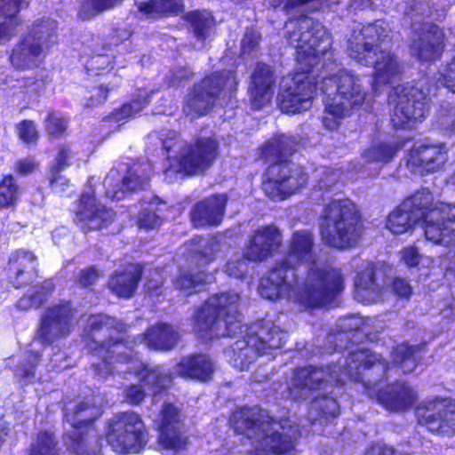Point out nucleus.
Listing matches in <instances>:
<instances>
[{
	"instance_id": "f257e3e1",
	"label": "nucleus",
	"mask_w": 455,
	"mask_h": 455,
	"mask_svg": "<svg viewBox=\"0 0 455 455\" xmlns=\"http://www.w3.org/2000/svg\"><path fill=\"white\" fill-rule=\"evenodd\" d=\"M288 40L297 51L298 69L300 72L283 77L278 102L283 112L296 114L310 108L314 92L318 88L325 96L323 124L335 129L341 119L360 107L365 92L360 78L352 71L336 63L323 64L315 79V68L321 57L329 54L331 40L329 33L318 21L307 16L286 23Z\"/></svg>"
},
{
	"instance_id": "f03ea898",
	"label": "nucleus",
	"mask_w": 455,
	"mask_h": 455,
	"mask_svg": "<svg viewBox=\"0 0 455 455\" xmlns=\"http://www.w3.org/2000/svg\"><path fill=\"white\" fill-rule=\"evenodd\" d=\"M239 302L240 296L235 291L215 294L197 309L192 321L194 331L205 339L235 337L239 331L243 339L236 340L226 354L234 367L244 371L267 349L281 347L286 333L270 323L242 325Z\"/></svg>"
},
{
	"instance_id": "7ed1b4c3",
	"label": "nucleus",
	"mask_w": 455,
	"mask_h": 455,
	"mask_svg": "<svg viewBox=\"0 0 455 455\" xmlns=\"http://www.w3.org/2000/svg\"><path fill=\"white\" fill-rule=\"evenodd\" d=\"M111 330L122 332L125 330V325L115 318L103 315H91L87 320L85 331L90 333L86 335L96 346L93 347L91 343L88 345L95 351L97 356L102 358L101 363L94 364L98 375L107 379L114 371L130 374L133 371L140 381V385H132L126 390V398L133 404L140 403L145 396L142 385L147 387L149 392L156 394L171 383L172 377L163 367H148L137 358H130L128 351H131L123 342L103 339Z\"/></svg>"
},
{
	"instance_id": "20e7f679",
	"label": "nucleus",
	"mask_w": 455,
	"mask_h": 455,
	"mask_svg": "<svg viewBox=\"0 0 455 455\" xmlns=\"http://www.w3.org/2000/svg\"><path fill=\"white\" fill-rule=\"evenodd\" d=\"M419 220L427 240L443 245L455 242V205L434 203L427 189L416 192L395 208L387 218L386 228L394 235H402L411 231Z\"/></svg>"
},
{
	"instance_id": "39448f33",
	"label": "nucleus",
	"mask_w": 455,
	"mask_h": 455,
	"mask_svg": "<svg viewBox=\"0 0 455 455\" xmlns=\"http://www.w3.org/2000/svg\"><path fill=\"white\" fill-rule=\"evenodd\" d=\"M387 37V25L383 20L354 29L348 40L349 56L364 66H373L372 89L379 90L398 78L402 72L397 58L382 45Z\"/></svg>"
},
{
	"instance_id": "423d86ee",
	"label": "nucleus",
	"mask_w": 455,
	"mask_h": 455,
	"mask_svg": "<svg viewBox=\"0 0 455 455\" xmlns=\"http://www.w3.org/2000/svg\"><path fill=\"white\" fill-rule=\"evenodd\" d=\"M230 424L237 433L257 439L255 448L248 455L285 454L294 448L297 427H287V420L283 424L274 421L267 411L259 408L236 410Z\"/></svg>"
},
{
	"instance_id": "0eeeda50",
	"label": "nucleus",
	"mask_w": 455,
	"mask_h": 455,
	"mask_svg": "<svg viewBox=\"0 0 455 455\" xmlns=\"http://www.w3.org/2000/svg\"><path fill=\"white\" fill-rule=\"evenodd\" d=\"M294 141L285 135H277L268 140L261 149V156L271 164L266 173L263 190L267 197L282 201L296 193L307 182V177L299 166L283 158L294 150Z\"/></svg>"
},
{
	"instance_id": "6e6552de",
	"label": "nucleus",
	"mask_w": 455,
	"mask_h": 455,
	"mask_svg": "<svg viewBox=\"0 0 455 455\" xmlns=\"http://www.w3.org/2000/svg\"><path fill=\"white\" fill-rule=\"evenodd\" d=\"M315 275L312 268L308 275L300 282L297 274L279 262L267 276L260 280L259 293L269 300L287 298L305 307L321 306L331 299L326 296L327 290L314 287Z\"/></svg>"
},
{
	"instance_id": "1a4fd4ad",
	"label": "nucleus",
	"mask_w": 455,
	"mask_h": 455,
	"mask_svg": "<svg viewBox=\"0 0 455 455\" xmlns=\"http://www.w3.org/2000/svg\"><path fill=\"white\" fill-rule=\"evenodd\" d=\"M164 148L168 153L165 179L173 182L178 176L195 174L208 168L218 154V144L212 139H200L194 144H187L180 140L175 132L163 140Z\"/></svg>"
},
{
	"instance_id": "9d476101",
	"label": "nucleus",
	"mask_w": 455,
	"mask_h": 455,
	"mask_svg": "<svg viewBox=\"0 0 455 455\" xmlns=\"http://www.w3.org/2000/svg\"><path fill=\"white\" fill-rule=\"evenodd\" d=\"M314 238L308 230H299L293 233L288 255L280 261L284 267L291 269L295 274L297 267L304 266L307 268V276L314 269L315 273L314 287L323 288L326 296L330 299L343 289V278L340 271L317 261L313 250Z\"/></svg>"
},
{
	"instance_id": "9b49d317",
	"label": "nucleus",
	"mask_w": 455,
	"mask_h": 455,
	"mask_svg": "<svg viewBox=\"0 0 455 455\" xmlns=\"http://www.w3.org/2000/svg\"><path fill=\"white\" fill-rule=\"evenodd\" d=\"M319 230L323 242L331 247L346 249L353 246L361 233L356 205L348 199L331 201L321 215Z\"/></svg>"
},
{
	"instance_id": "f8f14e48",
	"label": "nucleus",
	"mask_w": 455,
	"mask_h": 455,
	"mask_svg": "<svg viewBox=\"0 0 455 455\" xmlns=\"http://www.w3.org/2000/svg\"><path fill=\"white\" fill-rule=\"evenodd\" d=\"M323 376L322 371L297 369L287 382L289 397L296 401L311 399L309 418L314 426L316 421L322 424L329 417H336L339 409L337 401L326 395L327 382L323 381Z\"/></svg>"
},
{
	"instance_id": "ddd939ff",
	"label": "nucleus",
	"mask_w": 455,
	"mask_h": 455,
	"mask_svg": "<svg viewBox=\"0 0 455 455\" xmlns=\"http://www.w3.org/2000/svg\"><path fill=\"white\" fill-rule=\"evenodd\" d=\"M73 312L68 303L50 307L42 317L36 338L31 344L30 355L17 367L15 376L26 383L34 379L38 360L37 352L33 354L36 342L50 344L67 335L73 325Z\"/></svg>"
},
{
	"instance_id": "4468645a",
	"label": "nucleus",
	"mask_w": 455,
	"mask_h": 455,
	"mask_svg": "<svg viewBox=\"0 0 455 455\" xmlns=\"http://www.w3.org/2000/svg\"><path fill=\"white\" fill-rule=\"evenodd\" d=\"M56 22L50 18L36 20L28 35L13 48L10 57L16 68L28 69L37 67L45 52L56 44Z\"/></svg>"
},
{
	"instance_id": "2eb2a0df",
	"label": "nucleus",
	"mask_w": 455,
	"mask_h": 455,
	"mask_svg": "<svg viewBox=\"0 0 455 455\" xmlns=\"http://www.w3.org/2000/svg\"><path fill=\"white\" fill-rule=\"evenodd\" d=\"M425 80L415 85H398L389 93V103L394 107L391 122L397 128H413L428 111L427 95L424 90Z\"/></svg>"
},
{
	"instance_id": "dca6fc26",
	"label": "nucleus",
	"mask_w": 455,
	"mask_h": 455,
	"mask_svg": "<svg viewBox=\"0 0 455 455\" xmlns=\"http://www.w3.org/2000/svg\"><path fill=\"white\" fill-rule=\"evenodd\" d=\"M235 86V78L230 71L214 73L205 77L187 97L185 113L192 116L206 114L219 95L229 96Z\"/></svg>"
},
{
	"instance_id": "f3484780",
	"label": "nucleus",
	"mask_w": 455,
	"mask_h": 455,
	"mask_svg": "<svg viewBox=\"0 0 455 455\" xmlns=\"http://www.w3.org/2000/svg\"><path fill=\"white\" fill-rule=\"evenodd\" d=\"M147 432L139 414L124 412L115 417L107 440L120 454L138 453L147 443Z\"/></svg>"
},
{
	"instance_id": "a211bd4d",
	"label": "nucleus",
	"mask_w": 455,
	"mask_h": 455,
	"mask_svg": "<svg viewBox=\"0 0 455 455\" xmlns=\"http://www.w3.org/2000/svg\"><path fill=\"white\" fill-rule=\"evenodd\" d=\"M101 415V408L92 404L91 402H81L78 404L68 403L66 404V422L72 428L69 435L67 430L66 436L71 440V446L75 455H98L99 449L88 450V443L83 438V427H87Z\"/></svg>"
},
{
	"instance_id": "6ab92c4d",
	"label": "nucleus",
	"mask_w": 455,
	"mask_h": 455,
	"mask_svg": "<svg viewBox=\"0 0 455 455\" xmlns=\"http://www.w3.org/2000/svg\"><path fill=\"white\" fill-rule=\"evenodd\" d=\"M370 366L379 367L381 371H386L387 366L381 362L379 355L373 354L369 349L359 348L356 351L350 352L348 356L344 360L342 366L339 367L340 373L336 372L337 366L334 369L327 368L328 372L323 368H315L312 366L304 367L303 369H312L314 371H322L323 373V379L327 382V387L339 382H344L346 379L358 381L361 379L362 371Z\"/></svg>"
},
{
	"instance_id": "aec40b11",
	"label": "nucleus",
	"mask_w": 455,
	"mask_h": 455,
	"mask_svg": "<svg viewBox=\"0 0 455 455\" xmlns=\"http://www.w3.org/2000/svg\"><path fill=\"white\" fill-rule=\"evenodd\" d=\"M419 423L435 434L451 435L455 433V404L447 399H428L417 409Z\"/></svg>"
},
{
	"instance_id": "412c9836",
	"label": "nucleus",
	"mask_w": 455,
	"mask_h": 455,
	"mask_svg": "<svg viewBox=\"0 0 455 455\" xmlns=\"http://www.w3.org/2000/svg\"><path fill=\"white\" fill-rule=\"evenodd\" d=\"M156 424L159 430L158 441L162 448L172 455H188V438L180 433V411L171 403L164 405Z\"/></svg>"
},
{
	"instance_id": "4be33fe9",
	"label": "nucleus",
	"mask_w": 455,
	"mask_h": 455,
	"mask_svg": "<svg viewBox=\"0 0 455 455\" xmlns=\"http://www.w3.org/2000/svg\"><path fill=\"white\" fill-rule=\"evenodd\" d=\"M448 161V150L443 143L428 140L416 142L410 151L407 166L415 173L435 172Z\"/></svg>"
},
{
	"instance_id": "5701e85b",
	"label": "nucleus",
	"mask_w": 455,
	"mask_h": 455,
	"mask_svg": "<svg viewBox=\"0 0 455 455\" xmlns=\"http://www.w3.org/2000/svg\"><path fill=\"white\" fill-rule=\"evenodd\" d=\"M75 222L84 231L95 230L111 221L113 212L97 204L94 189L90 184L75 208Z\"/></svg>"
},
{
	"instance_id": "b1692460",
	"label": "nucleus",
	"mask_w": 455,
	"mask_h": 455,
	"mask_svg": "<svg viewBox=\"0 0 455 455\" xmlns=\"http://www.w3.org/2000/svg\"><path fill=\"white\" fill-rule=\"evenodd\" d=\"M283 243L279 228L274 225L259 227L250 236L244 257L250 262H260L277 251Z\"/></svg>"
},
{
	"instance_id": "393cba45",
	"label": "nucleus",
	"mask_w": 455,
	"mask_h": 455,
	"mask_svg": "<svg viewBox=\"0 0 455 455\" xmlns=\"http://www.w3.org/2000/svg\"><path fill=\"white\" fill-rule=\"evenodd\" d=\"M145 168L141 165H134L127 174L121 176L118 170L112 169L104 180L106 196L111 199H122L127 191L143 188L148 185V174L145 173Z\"/></svg>"
},
{
	"instance_id": "a878e982",
	"label": "nucleus",
	"mask_w": 455,
	"mask_h": 455,
	"mask_svg": "<svg viewBox=\"0 0 455 455\" xmlns=\"http://www.w3.org/2000/svg\"><path fill=\"white\" fill-rule=\"evenodd\" d=\"M443 39V33L437 26L425 23L417 34V38L413 39L412 52L425 61L439 59L444 47Z\"/></svg>"
},
{
	"instance_id": "bb28decb",
	"label": "nucleus",
	"mask_w": 455,
	"mask_h": 455,
	"mask_svg": "<svg viewBox=\"0 0 455 455\" xmlns=\"http://www.w3.org/2000/svg\"><path fill=\"white\" fill-rule=\"evenodd\" d=\"M275 76L270 66L259 63L251 75L249 92L252 104L259 108L268 103L274 94Z\"/></svg>"
},
{
	"instance_id": "cd10ccee",
	"label": "nucleus",
	"mask_w": 455,
	"mask_h": 455,
	"mask_svg": "<svg viewBox=\"0 0 455 455\" xmlns=\"http://www.w3.org/2000/svg\"><path fill=\"white\" fill-rule=\"evenodd\" d=\"M379 403L390 411H402L411 407L417 399L415 390L403 382H396L379 390Z\"/></svg>"
},
{
	"instance_id": "c85d7f7f",
	"label": "nucleus",
	"mask_w": 455,
	"mask_h": 455,
	"mask_svg": "<svg viewBox=\"0 0 455 455\" xmlns=\"http://www.w3.org/2000/svg\"><path fill=\"white\" fill-rule=\"evenodd\" d=\"M227 198L224 195H216L198 203L191 212L192 222L196 227L219 225L222 220Z\"/></svg>"
},
{
	"instance_id": "c756f323",
	"label": "nucleus",
	"mask_w": 455,
	"mask_h": 455,
	"mask_svg": "<svg viewBox=\"0 0 455 455\" xmlns=\"http://www.w3.org/2000/svg\"><path fill=\"white\" fill-rule=\"evenodd\" d=\"M382 287L374 278V265L363 264L355 281V299L363 304L374 303L382 299Z\"/></svg>"
},
{
	"instance_id": "7c9ffc66",
	"label": "nucleus",
	"mask_w": 455,
	"mask_h": 455,
	"mask_svg": "<svg viewBox=\"0 0 455 455\" xmlns=\"http://www.w3.org/2000/svg\"><path fill=\"white\" fill-rule=\"evenodd\" d=\"M26 0H0V44L10 41L21 21L17 16Z\"/></svg>"
},
{
	"instance_id": "2f4dec72",
	"label": "nucleus",
	"mask_w": 455,
	"mask_h": 455,
	"mask_svg": "<svg viewBox=\"0 0 455 455\" xmlns=\"http://www.w3.org/2000/svg\"><path fill=\"white\" fill-rule=\"evenodd\" d=\"M212 362L204 355L188 356L177 364L175 372L183 378L207 380L213 373Z\"/></svg>"
},
{
	"instance_id": "473e14b6",
	"label": "nucleus",
	"mask_w": 455,
	"mask_h": 455,
	"mask_svg": "<svg viewBox=\"0 0 455 455\" xmlns=\"http://www.w3.org/2000/svg\"><path fill=\"white\" fill-rule=\"evenodd\" d=\"M141 274L142 269L140 265H129L110 278L109 288L119 297L130 298L135 292Z\"/></svg>"
},
{
	"instance_id": "72a5a7b5",
	"label": "nucleus",
	"mask_w": 455,
	"mask_h": 455,
	"mask_svg": "<svg viewBox=\"0 0 455 455\" xmlns=\"http://www.w3.org/2000/svg\"><path fill=\"white\" fill-rule=\"evenodd\" d=\"M178 332L169 324L156 323L151 326L142 339L146 345L156 350L172 348L178 341Z\"/></svg>"
},
{
	"instance_id": "f704fd0d",
	"label": "nucleus",
	"mask_w": 455,
	"mask_h": 455,
	"mask_svg": "<svg viewBox=\"0 0 455 455\" xmlns=\"http://www.w3.org/2000/svg\"><path fill=\"white\" fill-rule=\"evenodd\" d=\"M403 147V144L394 142H373L362 154L364 163L375 164L374 172H371L370 175H375L379 172L380 165L391 161L397 151Z\"/></svg>"
},
{
	"instance_id": "c9c22d12",
	"label": "nucleus",
	"mask_w": 455,
	"mask_h": 455,
	"mask_svg": "<svg viewBox=\"0 0 455 455\" xmlns=\"http://www.w3.org/2000/svg\"><path fill=\"white\" fill-rule=\"evenodd\" d=\"M135 5L141 15L148 19L176 15L183 9L181 0H135Z\"/></svg>"
},
{
	"instance_id": "e433bc0d",
	"label": "nucleus",
	"mask_w": 455,
	"mask_h": 455,
	"mask_svg": "<svg viewBox=\"0 0 455 455\" xmlns=\"http://www.w3.org/2000/svg\"><path fill=\"white\" fill-rule=\"evenodd\" d=\"M220 249V241L213 238H194L189 245L191 262H196L199 268L214 259L215 253Z\"/></svg>"
},
{
	"instance_id": "4c0bfd02",
	"label": "nucleus",
	"mask_w": 455,
	"mask_h": 455,
	"mask_svg": "<svg viewBox=\"0 0 455 455\" xmlns=\"http://www.w3.org/2000/svg\"><path fill=\"white\" fill-rule=\"evenodd\" d=\"M10 270L15 274L17 283L21 285L35 275L36 257L26 251H17L9 261Z\"/></svg>"
},
{
	"instance_id": "58836bf2",
	"label": "nucleus",
	"mask_w": 455,
	"mask_h": 455,
	"mask_svg": "<svg viewBox=\"0 0 455 455\" xmlns=\"http://www.w3.org/2000/svg\"><path fill=\"white\" fill-rule=\"evenodd\" d=\"M212 275H204L202 272H196L193 267H181L178 276L173 281L176 289L186 294H191L200 290L203 284L212 282Z\"/></svg>"
},
{
	"instance_id": "ea45409f",
	"label": "nucleus",
	"mask_w": 455,
	"mask_h": 455,
	"mask_svg": "<svg viewBox=\"0 0 455 455\" xmlns=\"http://www.w3.org/2000/svg\"><path fill=\"white\" fill-rule=\"evenodd\" d=\"M186 20L189 22L194 35L198 41V44L195 47L201 49L204 46V41L210 35V30L213 26L212 16L206 11H195L187 13Z\"/></svg>"
},
{
	"instance_id": "a19ab883",
	"label": "nucleus",
	"mask_w": 455,
	"mask_h": 455,
	"mask_svg": "<svg viewBox=\"0 0 455 455\" xmlns=\"http://www.w3.org/2000/svg\"><path fill=\"white\" fill-rule=\"evenodd\" d=\"M419 347H410L407 344H401L393 352V363L400 366L403 373L411 372L419 358Z\"/></svg>"
},
{
	"instance_id": "79ce46f5",
	"label": "nucleus",
	"mask_w": 455,
	"mask_h": 455,
	"mask_svg": "<svg viewBox=\"0 0 455 455\" xmlns=\"http://www.w3.org/2000/svg\"><path fill=\"white\" fill-rule=\"evenodd\" d=\"M52 290L53 283L51 280L44 281L42 284H36L29 289L28 294L18 301L17 307L23 310L38 307L46 299Z\"/></svg>"
},
{
	"instance_id": "37998d69",
	"label": "nucleus",
	"mask_w": 455,
	"mask_h": 455,
	"mask_svg": "<svg viewBox=\"0 0 455 455\" xmlns=\"http://www.w3.org/2000/svg\"><path fill=\"white\" fill-rule=\"evenodd\" d=\"M159 198L154 197L147 205H145V203L141 204L143 212L138 217L140 228L153 229L161 225L162 220L157 214L160 210L155 208L156 205L159 204Z\"/></svg>"
},
{
	"instance_id": "c03bdc74",
	"label": "nucleus",
	"mask_w": 455,
	"mask_h": 455,
	"mask_svg": "<svg viewBox=\"0 0 455 455\" xmlns=\"http://www.w3.org/2000/svg\"><path fill=\"white\" fill-rule=\"evenodd\" d=\"M55 446L52 433H39L36 441L31 444L29 455H58Z\"/></svg>"
},
{
	"instance_id": "a18cd8bd",
	"label": "nucleus",
	"mask_w": 455,
	"mask_h": 455,
	"mask_svg": "<svg viewBox=\"0 0 455 455\" xmlns=\"http://www.w3.org/2000/svg\"><path fill=\"white\" fill-rule=\"evenodd\" d=\"M123 0H84L80 15L83 19H87L98 14L99 12L108 10L120 4Z\"/></svg>"
},
{
	"instance_id": "49530a36",
	"label": "nucleus",
	"mask_w": 455,
	"mask_h": 455,
	"mask_svg": "<svg viewBox=\"0 0 455 455\" xmlns=\"http://www.w3.org/2000/svg\"><path fill=\"white\" fill-rule=\"evenodd\" d=\"M18 198V188L12 176L4 177L0 182V207H10Z\"/></svg>"
},
{
	"instance_id": "de8ad7c7",
	"label": "nucleus",
	"mask_w": 455,
	"mask_h": 455,
	"mask_svg": "<svg viewBox=\"0 0 455 455\" xmlns=\"http://www.w3.org/2000/svg\"><path fill=\"white\" fill-rule=\"evenodd\" d=\"M139 99L132 100L131 103L124 104L116 114V119L121 120L128 118L140 111L148 103V93L140 92Z\"/></svg>"
},
{
	"instance_id": "09e8293b",
	"label": "nucleus",
	"mask_w": 455,
	"mask_h": 455,
	"mask_svg": "<svg viewBox=\"0 0 455 455\" xmlns=\"http://www.w3.org/2000/svg\"><path fill=\"white\" fill-rule=\"evenodd\" d=\"M339 0H286L283 9L290 12L295 9H300L308 5L313 10L323 8V6L331 7L334 3Z\"/></svg>"
},
{
	"instance_id": "8fccbe9b",
	"label": "nucleus",
	"mask_w": 455,
	"mask_h": 455,
	"mask_svg": "<svg viewBox=\"0 0 455 455\" xmlns=\"http://www.w3.org/2000/svg\"><path fill=\"white\" fill-rule=\"evenodd\" d=\"M247 259L244 257V253L241 255H235L231 258L225 266V272L229 275L235 278L243 277L248 269Z\"/></svg>"
},
{
	"instance_id": "3c124183",
	"label": "nucleus",
	"mask_w": 455,
	"mask_h": 455,
	"mask_svg": "<svg viewBox=\"0 0 455 455\" xmlns=\"http://www.w3.org/2000/svg\"><path fill=\"white\" fill-rule=\"evenodd\" d=\"M437 83L455 93V57L437 74Z\"/></svg>"
},
{
	"instance_id": "603ef678",
	"label": "nucleus",
	"mask_w": 455,
	"mask_h": 455,
	"mask_svg": "<svg viewBox=\"0 0 455 455\" xmlns=\"http://www.w3.org/2000/svg\"><path fill=\"white\" fill-rule=\"evenodd\" d=\"M17 133L24 143H34L38 139V132L34 122L24 120L17 124Z\"/></svg>"
},
{
	"instance_id": "864d4df0",
	"label": "nucleus",
	"mask_w": 455,
	"mask_h": 455,
	"mask_svg": "<svg viewBox=\"0 0 455 455\" xmlns=\"http://www.w3.org/2000/svg\"><path fill=\"white\" fill-rule=\"evenodd\" d=\"M45 128L51 135L59 136L67 128V121L60 113L49 111L45 120Z\"/></svg>"
},
{
	"instance_id": "5fc2aeb1",
	"label": "nucleus",
	"mask_w": 455,
	"mask_h": 455,
	"mask_svg": "<svg viewBox=\"0 0 455 455\" xmlns=\"http://www.w3.org/2000/svg\"><path fill=\"white\" fill-rule=\"evenodd\" d=\"M317 177L319 178L318 187L319 189L327 190L334 185L339 179V172L331 168L323 167L316 171Z\"/></svg>"
},
{
	"instance_id": "6e6d98bb",
	"label": "nucleus",
	"mask_w": 455,
	"mask_h": 455,
	"mask_svg": "<svg viewBox=\"0 0 455 455\" xmlns=\"http://www.w3.org/2000/svg\"><path fill=\"white\" fill-rule=\"evenodd\" d=\"M401 261L408 267H417L424 260L423 256L419 252V250L414 245L404 247L400 251Z\"/></svg>"
},
{
	"instance_id": "4d7b16f0",
	"label": "nucleus",
	"mask_w": 455,
	"mask_h": 455,
	"mask_svg": "<svg viewBox=\"0 0 455 455\" xmlns=\"http://www.w3.org/2000/svg\"><path fill=\"white\" fill-rule=\"evenodd\" d=\"M71 153L68 147L62 146L59 148L54 163L52 164L51 170L56 172L63 171L68 165V160Z\"/></svg>"
},
{
	"instance_id": "13d9d810",
	"label": "nucleus",
	"mask_w": 455,
	"mask_h": 455,
	"mask_svg": "<svg viewBox=\"0 0 455 455\" xmlns=\"http://www.w3.org/2000/svg\"><path fill=\"white\" fill-rule=\"evenodd\" d=\"M393 292L403 299H408L411 295V286L409 283L402 278H396L392 283Z\"/></svg>"
},
{
	"instance_id": "bf43d9fd",
	"label": "nucleus",
	"mask_w": 455,
	"mask_h": 455,
	"mask_svg": "<svg viewBox=\"0 0 455 455\" xmlns=\"http://www.w3.org/2000/svg\"><path fill=\"white\" fill-rule=\"evenodd\" d=\"M100 277V273L95 267H88L81 270L78 275V282L82 286H89L94 283Z\"/></svg>"
},
{
	"instance_id": "052dcab7",
	"label": "nucleus",
	"mask_w": 455,
	"mask_h": 455,
	"mask_svg": "<svg viewBox=\"0 0 455 455\" xmlns=\"http://www.w3.org/2000/svg\"><path fill=\"white\" fill-rule=\"evenodd\" d=\"M259 36L253 30L247 31L242 40V52L243 54L249 53L259 44Z\"/></svg>"
},
{
	"instance_id": "680f3d73",
	"label": "nucleus",
	"mask_w": 455,
	"mask_h": 455,
	"mask_svg": "<svg viewBox=\"0 0 455 455\" xmlns=\"http://www.w3.org/2000/svg\"><path fill=\"white\" fill-rule=\"evenodd\" d=\"M130 36L131 32L125 26L114 28L109 36L110 44L118 45L120 43L128 40Z\"/></svg>"
},
{
	"instance_id": "e2e57ef3",
	"label": "nucleus",
	"mask_w": 455,
	"mask_h": 455,
	"mask_svg": "<svg viewBox=\"0 0 455 455\" xmlns=\"http://www.w3.org/2000/svg\"><path fill=\"white\" fill-rule=\"evenodd\" d=\"M60 172H56V171L54 172V171L51 170V174H50L51 187L57 193L63 192L64 186L68 185V180L65 177L60 175Z\"/></svg>"
},
{
	"instance_id": "0e129e2a",
	"label": "nucleus",
	"mask_w": 455,
	"mask_h": 455,
	"mask_svg": "<svg viewBox=\"0 0 455 455\" xmlns=\"http://www.w3.org/2000/svg\"><path fill=\"white\" fill-rule=\"evenodd\" d=\"M109 90L110 89L104 87L102 85L100 87L94 88L92 91V94L89 99V102L87 103V106L93 107V106H97V105L102 103L103 101H105L107 99V93Z\"/></svg>"
},
{
	"instance_id": "69168bd1",
	"label": "nucleus",
	"mask_w": 455,
	"mask_h": 455,
	"mask_svg": "<svg viewBox=\"0 0 455 455\" xmlns=\"http://www.w3.org/2000/svg\"><path fill=\"white\" fill-rule=\"evenodd\" d=\"M95 52L96 55H94L89 62V66L91 68L100 69L103 68L104 65L108 67L110 64V60L108 56L104 55L100 50L95 51Z\"/></svg>"
},
{
	"instance_id": "338daca9",
	"label": "nucleus",
	"mask_w": 455,
	"mask_h": 455,
	"mask_svg": "<svg viewBox=\"0 0 455 455\" xmlns=\"http://www.w3.org/2000/svg\"><path fill=\"white\" fill-rule=\"evenodd\" d=\"M365 455H400L395 452L394 449L384 443H377L368 450Z\"/></svg>"
},
{
	"instance_id": "774afa93",
	"label": "nucleus",
	"mask_w": 455,
	"mask_h": 455,
	"mask_svg": "<svg viewBox=\"0 0 455 455\" xmlns=\"http://www.w3.org/2000/svg\"><path fill=\"white\" fill-rule=\"evenodd\" d=\"M36 166L37 164L33 158H25L17 164V169L22 174L32 172Z\"/></svg>"
}]
</instances>
